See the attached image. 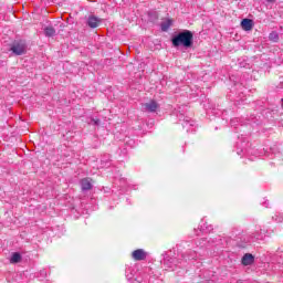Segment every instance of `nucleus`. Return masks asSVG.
I'll list each match as a JSON object with an SVG mask.
<instances>
[{
    "instance_id": "nucleus-7",
    "label": "nucleus",
    "mask_w": 283,
    "mask_h": 283,
    "mask_svg": "<svg viewBox=\"0 0 283 283\" xmlns=\"http://www.w3.org/2000/svg\"><path fill=\"white\" fill-rule=\"evenodd\" d=\"M82 191H90L92 189V179L84 178L81 180Z\"/></svg>"
},
{
    "instance_id": "nucleus-4",
    "label": "nucleus",
    "mask_w": 283,
    "mask_h": 283,
    "mask_svg": "<svg viewBox=\"0 0 283 283\" xmlns=\"http://www.w3.org/2000/svg\"><path fill=\"white\" fill-rule=\"evenodd\" d=\"M254 262L255 256H253V254L251 253H245L241 259V264H243V266H251V264H253Z\"/></svg>"
},
{
    "instance_id": "nucleus-3",
    "label": "nucleus",
    "mask_w": 283,
    "mask_h": 283,
    "mask_svg": "<svg viewBox=\"0 0 283 283\" xmlns=\"http://www.w3.org/2000/svg\"><path fill=\"white\" fill-rule=\"evenodd\" d=\"M132 258H133V260H135L136 262H140V261H143V260H146V258H147V252H145V250H143V249H137V250L133 251Z\"/></svg>"
},
{
    "instance_id": "nucleus-2",
    "label": "nucleus",
    "mask_w": 283,
    "mask_h": 283,
    "mask_svg": "<svg viewBox=\"0 0 283 283\" xmlns=\"http://www.w3.org/2000/svg\"><path fill=\"white\" fill-rule=\"evenodd\" d=\"M11 52H13V54H15L17 56H21V54L25 52V42L23 41L14 42L11 45Z\"/></svg>"
},
{
    "instance_id": "nucleus-13",
    "label": "nucleus",
    "mask_w": 283,
    "mask_h": 283,
    "mask_svg": "<svg viewBox=\"0 0 283 283\" xmlns=\"http://www.w3.org/2000/svg\"><path fill=\"white\" fill-rule=\"evenodd\" d=\"M92 120H93L94 125H98V123H101L99 119H92Z\"/></svg>"
},
{
    "instance_id": "nucleus-5",
    "label": "nucleus",
    "mask_w": 283,
    "mask_h": 283,
    "mask_svg": "<svg viewBox=\"0 0 283 283\" xmlns=\"http://www.w3.org/2000/svg\"><path fill=\"white\" fill-rule=\"evenodd\" d=\"M101 21L102 20L99 18H97L95 15H91V17H88L87 25H88V28L95 29L101 25Z\"/></svg>"
},
{
    "instance_id": "nucleus-10",
    "label": "nucleus",
    "mask_w": 283,
    "mask_h": 283,
    "mask_svg": "<svg viewBox=\"0 0 283 283\" xmlns=\"http://www.w3.org/2000/svg\"><path fill=\"white\" fill-rule=\"evenodd\" d=\"M44 34L45 36H54V34H56V30H54L53 27H46L44 29Z\"/></svg>"
},
{
    "instance_id": "nucleus-9",
    "label": "nucleus",
    "mask_w": 283,
    "mask_h": 283,
    "mask_svg": "<svg viewBox=\"0 0 283 283\" xmlns=\"http://www.w3.org/2000/svg\"><path fill=\"white\" fill-rule=\"evenodd\" d=\"M11 264H19L21 262V254L18 252H14L10 259Z\"/></svg>"
},
{
    "instance_id": "nucleus-11",
    "label": "nucleus",
    "mask_w": 283,
    "mask_h": 283,
    "mask_svg": "<svg viewBox=\"0 0 283 283\" xmlns=\"http://www.w3.org/2000/svg\"><path fill=\"white\" fill-rule=\"evenodd\" d=\"M269 39H270V41L277 43V41H280V35L277 34V32H272V33H270Z\"/></svg>"
},
{
    "instance_id": "nucleus-14",
    "label": "nucleus",
    "mask_w": 283,
    "mask_h": 283,
    "mask_svg": "<svg viewBox=\"0 0 283 283\" xmlns=\"http://www.w3.org/2000/svg\"><path fill=\"white\" fill-rule=\"evenodd\" d=\"M268 1V3H275V1H277V0H266Z\"/></svg>"
},
{
    "instance_id": "nucleus-1",
    "label": "nucleus",
    "mask_w": 283,
    "mask_h": 283,
    "mask_svg": "<svg viewBox=\"0 0 283 283\" xmlns=\"http://www.w3.org/2000/svg\"><path fill=\"white\" fill-rule=\"evenodd\" d=\"M172 45L175 48L180 45H184V48H191V45H193V32L186 30L177 34L175 38H172Z\"/></svg>"
},
{
    "instance_id": "nucleus-6",
    "label": "nucleus",
    "mask_w": 283,
    "mask_h": 283,
    "mask_svg": "<svg viewBox=\"0 0 283 283\" xmlns=\"http://www.w3.org/2000/svg\"><path fill=\"white\" fill-rule=\"evenodd\" d=\"M242 30H245V32H250V30H253V20L251 19H243L241 21Z\"/></svg>"
},
{
    "instance_id": "nucleus-8",
    "label": "nucleus",
    "mask_w": 283,
    "mask_h": 283,
    "mask_svg": "<svg viewBox=\"0 0 283 283\" xmlns=\"http://www.w3.org/2000/svg\"><path fill=\"white\" fill-rule=\"evenodd\" d=\"M144 106L146 107L147 112H156V109L159 107L156 101H150L144 104Z\"/></svg>"
},
{
    "instance_id": "nucleus-12",
    "label": "nucleus",
    "mask_w": 283,
    "mask_h": 283,
    "mask_svg": "<svg viewBox=\"0 0 283 283\" xmlns=\"http://www.w3.org/2000/svg\"><path fill=\"white\" fill-rule=\"evenodd\" d=\"M169 25H171V22H170V21H168V25H167V27L163 25V27H161V30H167V28H169Z\"/></svg>"
}]
</instances>
